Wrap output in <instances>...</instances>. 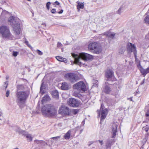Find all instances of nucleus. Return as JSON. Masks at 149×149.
Listing matches in <instances>:
<instances>
[{"label":"nucleus","mask_w":149,"mask_h":149,"mask_svg":"<svg viewBox=\"0 0 149 149\" xmlns=\"http://www.w3.org/2000/svg\"><path fill=\"white\" fill-rule=\"evenodd\" d=\"M60 137H61L60 136H56V137H52L51 139H54V140H55L56 141H57L60 138Z\"/></svg>","instance_id":"36"},{"label":"nucleus","mask_w":149,"mask_h":149,"mask_svg":"<svg viewBox=\"0 0 149 149\" xmlns=\"http://www.w3.org/2000/svg\"><path fill=\"white\" fill-rule=\"evenodd\" d=\"M55 3H56L57 5H59L60 4L57 1H55Z\"/></svg>","instance_id":"47"},{"label":"nucleus","mask_w":149,"mask_h":149,"mask_svg":"<svg viewBox=\"0 0 149 149\" xmlns=\"http://www.w3.org/2000/svg\"><path fill=\"white\" fill-rule=\"evenodd\" d=\"M103 91L107 94H109L111 91V88L107 85H106L103 90Z\"/></svg>","instance_id":"22"},{"label":"nucleus","mask_w":149,"mask_h":149,"mask_svg":"<svg viewBox=\"0 0 149 149\" xmlns=\"http://www.w3.org/2000/svg\"><path fill=\"white\" fill-rule=\"evenodd\" d=\"M102 34L111 38H113L115 35V34L114 33L110 31L106 32Z\"/></svg>","instance_id":"16"},{"label":"nucleus","mask_w":149,"mask_h":149,"mask_svg":"<svg viewBox=\"0 0 149 149\" xmlns=\"http://www.w3.org/2000/svg\"><path fill=\"white\" fill-rule=\"evenodd\" d=\"M41 112L43 115L47 116H54L57 112L54 107L51 104H47L43 106Z\"/></svg>","instance_id":"4"},{"label":"nucleus","mask_w":149,"mask_h":149,"mask_svg":"<svg viewBox=\"0 0 149 149\" xmlns=\"http://www.w3.org/2000/svg\"><path fill=\"white\" fill-rule=\"evenodd\" d=\"M98 116H100V111H98Z\"/></svg>","instance_id":"52"},{"label":"nucleus","mask_w":149,"mask_h":149,"mask_svg":"<svg viewBox=\"0 0 149 149\" xmlns=\"http://www.w3.org/2000/svg\"><path fill=\"white\" fill-rule=\"evenodd\" d=\"M8 21H9V20L8 19Z\"/></svg>","instance_id":"56"},{"label":"nucleus","mask_w":149,"mask_h":149,"mask_svg":"<svg viewBox=\"0 0 149 149\" xmlns=\"http://www.w3.org/2000/svg\"><path fill=\"white\" fill-rule=\"evenodd\" d=\"M9 91L8 90H7V91L6 93V96L7 97H8L9 96Z\"/></svg>","instance_id":"40"},{"label":"nucleus","mask_w":149,"mask_h":149,"mask_svg":"<svg viewBox=\"0 0 149 149\" xmlns=\"http://www.w3.org/2000/svg\"><path fill=\"white\" fill-rule=\"evenodd\" d=\"M50 98L49 96L47 95L45 96L42 98V104L45 103L46 102L49 101Z\"/></svg>","instance_id":"20"},{"label":"nucleus","mask_w":149,"mask_h":149,"mask_svg":"<svg viewBox=\"0 0 149 149\" xmlns=\"http://www.w3.org/2000/svg\"><path fill=\"white\" fill-rule=\"evenodd\" d=\"M25 43L27 45H28L29 44V42H28V41H26V40L25 41Z\"/></svg>","instance_id":"49"},{"label":"nucleus","mask_w":149,"mask_h":149,"mask_svg":"<svg viewBox=\"0 0 149 149\" xmlns=\"http://www.w3.org/2000/svg\"><path fill=\"white\" fill-rule=\"evenodd\" d=\"M52 95L53 97L58 98V92L57 91H54L52 92Z\"/></svg>","instance_id":"25"},{"label":"nucleus","mask_w":149,"mask_h":149,"mask_svg":"<svg viewBox=\"0 0 149 149\" xmlns=\"http://www.w3.org/2000/svg\"><path fill=\"white\" fill-rule=\"evenodd\" d=\"M40 142L41 143H42V144H43L44 145L47 144V143H45V142L44 141H40Z\"/></svg>","instance_id":"44"},{"label":"nucleus","mask_w":149,"mask_h":149,"mask_svg":"<svg viewBox=\"0 0 149 149\" xmlns=\"http://www.w3.org/2000/svg\"><path fill=\"white\" fill-rule=\"evenodd\" d=\"M115 140L114 139H108L107 140V142L106 145L107 148H110L115 143Z\"/></svg>","instance_id":"15"},{"label":"nucleus","mask_w":149,"mask_h":149,"mask_svg":"<svg viewBox=\"0 0 149 149\" xmlns=\"http://www.w3.org/2000/svg\"><path fill=\"white\" fill-rule=\"evenodd\" d=\"M37 53H38V54L39 55H42L43 54L42 52L40 51V50L38 49L36 51Z\"/></svg>","instance_id":"37"},{"label":"nucleus","mask_w":149,"mask_h":149,"mask_svg":"<svg viewBox=\"0 0 149 149\" xmlns=\"http://www.w3.org/2000/svg\"><path fill=\"white\" fill-rule=\"evenodd\" d=\"M72 130H69L64 135V138L65 139H69L71 135V133L72 132Z\"/></svg>","instance_id":"18"},{"label":"nucleus","mask_w":149,"mask_h":149,"mask_svg":"<svg viewBox=\"0 0 149 149\" xmlns=\"http://www.w3.org/2000/svg\"><path fill=\"white\" fill-rule=\"evenodd\" d=\"M56 59L59 61L63 62L65 63H66L67 62V61L66 58H64L61 56H57L56 57Z\"/></svg>","instance_id":"21"},{"label":"nucleus","mask_w":149,"mask_h":149,"mask_svg":"<svg viewBox=\"0 0 149 149\" xmlns=\"http://www.w3.org/2000/svg\"><path fill=\"white\" fill-rule=\"evenodd\" d=\"M67 104L70 106L77 107L79 104V102L73 98H70L67 100Z\"/></svg>","instance_id":"11"},{"label":"nucleus","mask_w":149,"mask_h":149,"mask_svg":"<svg viewBox=\"0 0 149 149\" xmlns=\"http://www.w3.org/2000/svg\"><path fill=\"white\" fill-rule=\"evenodd\" d=\"M125 49L124 47H122L119 50V53L120 54H123L125 51Z\"/></svg>","instance_id":"30"},{"label":"nucleus","mask_w":149,"mask_h":149,"mask_svg":"<svg viewBox=\"0 0 149 149\" xmlns=\"http://www.w3.org/2000/svg\"><path fill=\"white\" fill-rule=\"evenodd\" d=\"M125 7V6L124 5H122L117 11V13L120 15Z\"/></svg>","instance_id":"23"},{"label":"nucleus","mask_w":149,"mask_h":149,"mask_svg":"<svg viewBox=\"0 0 149 149\" xmlns=\"http://www.w3.org/2000/svg\"><path fill=\"white\" fill-rule=\"evenodd\" d=\"M8 81H7L5 82L4 84H3V86L5 88V89H6L8 86Z\"/></svg>","instance_id":"33"},{"label":"nucleus","mask_w":149,"mask_h":149,"mask_svg":"<svg viewBox=\"0 0 149 149\" xmlns=\"http://www.w3.org/2000/svg\"><path fill=\"white\" fill-rule=\"evenodd\" d=\"M144 130H145V131L147 132H148L149 133V128H146Z\"/></svg>","instance_id":"43"},{"label":"nucleus","mask_w":149,"mask_h":149,"mask_svg":"<svg viewBox=\"0 0 149 149\" xmlns=\"http://www.w3.org/2000/svg\"><path fill=\"white\" fill-rule=\"evenodd\" d=\"M78 5L77 6V8L78 9V11H79L80 9H83L84 8V4L83 3H78Z\"/></svg>","instance_id":"27"},{"label":"nucleus","mask_w":149,"mask_h":149,"mask_svg":"<svg viewBox=\"0 0 149 149\" xmlns=\"http://www.w3.org/2000/svg\"><path fill=\"white\" fill-rule=\"evenodd\" d=\"M3 114L2 112L0 111V117L1 116H2Z\"/></svg>","instance_id":"50"},{"label":"nucleus","mask_w":149,"mask_h":149,"mask_svg":"<svg viewBox=\"0 0 149 149\" xmlns=\"http://www.w3.org/2000/svg\"><path fill=\"white\" fill-rule=\"evenodd\" d=\"M117 127L118 125L116 124H113L112 126L111 133L112 134V138L113 139L115 137L117 132Z\"/></svg>","instance_id":"14"},{"label":"nucleus","mask_w":149,"mask_h":149,"mask_svg":"<svg viewBox=\"0 0 149 149\" xmlns=\"http://www.w3.org/2000/svg\"><path fill=\"white\" fill-rule=\"evenodd\" d=\"M0 33L2 38H8L9 36V28L6 26H2L0 28Z\"/></svg>","instance_id":"7"},{"label":"nucleus","mask_w":149,"mask_h":149,"mask_svg":"<svg viewBox=\"0 0 149 149\" xmlns=\"http://www.w3.org/2000/svg\"><path fill=\"white\" fill-rule=\"evenodd\" d=\"M25 136L27 139V141H32V139L31 135L25 132V134H24Z\"/></svg>","instance_id":"24"},{"label":"nucleus","mask_w":149,"mask_h":149,"mask_svg":"<svg viewBox=\"0 0 149 149\" xmlns=\"http://www.w3.org/2000/svg\"><path fill=\"white\" fill-rule=\"evenodd\" d=\"M104 107V106L102 104L100 108L101 111V120H103L105 118L108 113L107 109L103 108Z\"/></svg>","instance_id":"12"},{"label":"nucleus","mask_w":149,"mask_h":149,"mask_svg":"<svg viewBox=\"0 0 149 149\" xmlns=\"http://www.w3.org/2000/svg\"><path fill=\"white\" fill-rule=\"evenodd\" d=\"M84 120L82 122V123L81 124H82L83 125H84Z\"/></svg>","instance_id":"53"},{"label":"nucleus","mask_w":149,"mask_h":149,"mask_svg":"<svg viewBox=\"0 0 149 149\" xmlns=\"http://www.w3.org/2000/svg\"><path fill=\"white\" fill-rule=\"evenodd\" d=\"M45 85L42 82L40 88V92L42 94H43L45 93Z\"/></svg>","instance_id":"26"},{"label":"nucleus","mask_w":149,"mask_h":149,"mask_svg":"<svg viewBox=\"0 0 149 149\" xmlns=\"http://www.w3.org/2000/svg\"><path fill=\"white\" fill-rule=\"evenodd\" d=\"M27 45L30 48H32V47L31 46V45H30L29 44Z\"/></svg>","instance_id":"51"},{"label":"nucleus","mask_w":149,"mask_h":149,"mask_svg":"<svg viewBox=\"0 0 149 149\" xmlns=\"http://www.w3.org/2000/svg\"><path fill=\"white\" fill-rule=\"evenodd\" d=\"M65 77L72 83H74L79 79L76 74L73 73H69L65 74Z\"/></svg>","instance_id":"9"},{"label":"nucleus","mask_w":149,"mask_h":149,"mask_svg":"<svg viewBox=\"0 0 149 149\" xmlns=\"http://www.w3.org/2000/svg\"><path fill=\"white\" fill-rule=\"evenodd\" d=\"M29 94V91H19L17 94L16 101L19 107L22 109L25 105L26 101Z\"/></svg>","instance_id":"3"},{"label":"nucleus","mask_w":149,"mask_h":149,"mask_svg":"<svg viewBox=\"0 0 149 149\" xmlns=\"http://www.w3.org/2000/svg\"><path fill=\"white\" fill-rule=\"evenodd\" d=\"M105 76L107 78V80H111L113 79V80L115 79V78L113 76V72L110 70H108L107 71Z\"/></svg>","instance_id":"13"},{"label":"nucleus","mask_w":149,"mask_h":149,"mask_svg":"<svg viewBox=\"0 0 149 149\" xmlns=\"http://www.w3.org/2000/svg\"><path fill=\"white\" fill-rule=\"evenodd\" d=\"M79 111V110L77 109H72L71 111V112L74 115L77 114Z\"/></svg>","instance_id":"32"},{"label":"nucleus","mask_w":149,"mask_h":149,"mask_svg":"<svg viewBox=\"0 0 149 149\" xmlns=\"http://www.w3.org/2000/svg\"><path fill=\"white\" fill-rule=\"evenodd\" d=\"M16 131L18 132L19 134H21L23 135L25 134L26 132L21 129L19 128H18L16 130Z\"/></svg>","instance_id":"28"},{"label":"nucleus","mask_w":149,"mask_h":149,"mask_svg":"<svg viewBox=\"0 0 149 149\" xmlns=\"http://www.w3.org/2000/svg\"><path fill=\"white\" fill-rule=\"evenodd\" d=\"M88 49L89 50L96 54L100 53L102 51V47L95 42L90 43L88 45Z\"/></svg>","instance_id":"5"},{"label":"nucleus","mask_w":149,"mask_h":149,"mask_svg":"<svg viewBox=\"0 0 149 149\" xmlns=\"http://www.w3.org/2000/svg\"><path fill=\"white\" fill-rule=\"evenodd\" d=\"M148 119L149 120V118H148Z\"/></svg>","instance_id":"58"},{"label":"nucleus","mask_w":149,"mask_h":149,"mask_svg":"<svg viewBox=\"0 0 149 149\" xmlns=\"http://www.w3.org/2000/svg\"><path fill=\"white\" fill-rule=\"evenodd\" d=\"M6 79H8L9 78V77L8 76L6 77Z\"/></svg>","instance_id":"54"},{"label":"nucleus","mask_w":149,"mask_h":149,"mask_svg":"<svg viewBox=\"0 0 149 149\" xmlns=\"http://www.w3.org/2000/svg\"><path fill=\"white\" fill-rule=\"evenodd\" d=\"M70 111L68 107L64 105L61 106L59 110V113L65 115H68L70 114Z\"/></svg>","instance_id":"10"},{"label":"nucleus","mask_w":149,"mask_h":149,"mask_svg":"<svg viewBox=\"0 0 149 149\" xmlns=\"http://www.w3.org/2000/svg\"><path fill=\"white\" fill-rule=\"evenodd\" d=\"M72 56L74 58L75 63L80 66L84 65L85 61L92 60L93 58V56L85 53H81L78 55L72 54Z\"/></svg>","instance_id":"1"},{"label":"nucleus","mask_w":149,"mask_h":149,"mask_svg":"<svg viewBox=\"0 0 149 149\" xmlns=\"http://www.w3.org/2000/svg\"><path fill=\"white\" fill-rule=\"evenodd\" d=\"M144 21L145 22L149 24V16H147L145 18Z\"/></svg>","instance_id":"31"},{"label":"nucleus","mask_w":149,"mask_h":149,"mask_svg":"<svg viewBox=\"0 0 149 149\" xmlns=\"http://www.w3.org/2000/svg\"><path fill=\"white\" fill-rule=\"evenodd\" d=\"M73 88L81 92H83L86 90V85L82 81H79L74 84Z\"/></svg>","instance_id":"6"},{"label":"nucleus","mask_w":149,"mask_h":149,"mask_svg":"<svg viewBox=\"0 0 149 149\" xmlns=\"http://www.w3.org/2000/svg\"><path fill=\"white\" fill-rule=\"evenodd\" d=\"M51 4V3L50 2H48L46 4V7L47 8V10H49V6Z\"/></svg>","instance_id":"34"},{"label":"nucleus","mask_w":149,"mask_h":149,"mask_svg":"<svg viewBox=\"0 0 149 149\" xmlns=\"http://www.w3.org/2000/svg\"><path fill=\"white\" fill-rule=\"evenodd\" d=\"M51 12L52 13H55L56 12V9H53L51 10Z\"/></svg>","instance_id":"41"},{"label":"nucleus","mask_w":149,"mask_h":149,"mask_svg":"<svg viewBox=\"0 0 149 149\" xmlns=\"http://www.w3.org/2000/svg\"><path fill=\"white\" fill-rule=\"evenodd\" d=\"M17 90H23L24 89V86L22 85H18L17 86Z\"/></svg>","instance_id":"29"},{"label":"nucleus","mask_w":149,"mask_h":149,"mask_svg":"<svg viewBox=\"0 0 149 149\" xmlns=\"http://www.w3.org/2000/svg\"><path fill=\"white\" fill-rule=\"evenodd\" d=\"M105 84H107V83H106V82L105 83Z\"/></svg>","instance_id":"57"},{"label":"nucleus","mask_w":149,"mask_h":149,"mask_svg":"<svg viewBox=\"0 0 149 149\" xmlns=\"http://www.w3.org/2000/svg\"><path fill=\"white\" fill-rule=\"evenodd\" d=\"M99 142V143H100V144H101V145H102L103 144V141H101V140H99L98 141Z\"/></svg>","instance_id":"45"},{"label":"nucleus","mask_w":149,"mask_h":149,"mask_svg":"<svg viewBox=\"0 0 149 149\" xmlns=\"http://www.w3.org/2000/svg\"><path fill=\"white\" fill-rule=\"evenodd\" d=\"M14 149H19L18 148H15Z\"/></svg>","instance_id":"55"},{"label":"nucleus","mask_w":149,"mask_h":149,"mask_svg":"<svg viewBox=\"0 0 149 149\" xmlns=\"http://www.w3.org/2000/svg\"><path fill=\"white\" fill-rule=\"evenodd\" d=\"M20 23V20L18 18L14 16L10 17V26L15 35H19L22 31Z\"/></svg>","instance_id":"2"},{"label":"nucleus","mask_w":149,"mask_h":149,"mask_svg":"<svg viewBox=\"0 0 149 149\" xmlns=\"http://www.w3.org/2000/svg\"><path fill=\"white\" fill-rule=\"evenodd\" d=\"M62 46V44L61 42H58L57 44L58 47H60Z\"/></svg>","instance_id":"39"},{"label":"nucleus","mask_w":149,"mask_h":149,"mask_svg":"<svg viewBox=\"0 0 149 149\" xmlns=\"http://www.w3.org/2000/svg\"><path fill=\"white\" fill-rule=\"evenodd\" d=\"M63 10H61L60 11L58 12V13L59 14H61L63 13Z\"/></svg>","instance_id":"48"},{"label":"nucleus","mask_w":149,"mask_h":149,"mask_svg":"<svg viewBox=\"0 0 149 149\" xmlns=\"http://www.w3.org/2000/svg\"><path fill=\"white\" fill-rule=\"evenodd\" d=\"M93 143V141H90L89 142L88 145L90 146Z\"/></svg>","instance_id":"46"},{"label":"nucleus","mask_w":149,"mask_h":149,"mask_svg":"<svg viewBox=\"0 0 149 149\" xmlns=\"http://www.w3.org/2000/svg\"><path fill=\"white\" fill-rule=\"evenodd\" d=\"M140 71L142 75L145 76L146 74L149 72V67L146 69L141 68L140 69Z\"/></svg>","instance_id":"19"},{"label":"nucleus","mask_w":149,"mask_h":149,"mask_svg":"<svg viewBox=\"0 0 149 149\" xmlns=\"http://www.w3.org/2000/svg\"><path fill=\"white\" fill-rule=\"evenodd\" d=\"M61 87V89L64 90H68L70 88V86L66 82L62 83Z\"/></svg>","instance_id":"17"},{"label":"nucleus","mask_w":149,"mask_h":149,"mask_svg":"<svg viewBox=\"0 0 149 149\" xmlns=\"http://www.w3.org/2000/svg\"><path fill=\"white\" fill-rule=\"evenodd\" d=\"M18 54V52L13 51V55L14 57H16Z\"/></svg>","instance_id":"35"},{"label":"nucleus","mask_w":149,"mask_h":149,"mask_svg":"<svg viewBox=\"0 0 149 149\" xmlns=\"http://www.w3.org/2000/svg\"><path fill=\"white\" fill-rule=\"evenodd\" d=\"M127 50L128 53L133 52L135 58V60H137L136 53V47L134 44L128 42L126 46Z\"/></svg>","instance_id":"8"},{"label":"nucleus","mask_w":149,"mask_h":149,"mask_svg":"<svg viewBox=\"0 0 149 149\" xmlns=\"http://www.w3.org/2000/svg\"><path fill=\"white\" fill-rule=\"evenodd\" d=\"M15 39V38L13 36L10 34V40H14Z\"/></svg>","instance_id":"38"},{"label":"nucleus","mask_w":149,"mask_h":149,"mask_svg":"<svg viewBox=\"0 0 149 149\" xmlns=\"http://www.w3.org/2000/svg\"><path fill=\"white\" fill-rule=\"evenodd\" d=\"M73 95H74V96L76 97H78L79 96V94L76 93H73Z\"/></svg>","instance_id":"42"}]
</instances>
